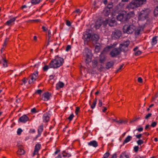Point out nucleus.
I'll return each instance as SVG.
<instances>
[{
    "label": "nucleus",
    "instance_id": "obj_1",
    "mask_svg": "<svg viewBox=\"0 0 158 158\" xmlns=\"http://www.w3.org/2000/svg\"><path fill=\"white\" fill-rule=\"evenodd\" d=\"M143 28L141 27H136L133 24L126 25L123 27V32L127 34L134 32L135 35H138L141 31L143 30Z\"/></svg>",
    "mask_w": 158,
    "mask_h": 158
},
{
    "label": "nucleus",
    "instance_id": "obj_2",
    "mask_svg": "<svg viewBox=\"0 0 158 158\" xmlns=\"http://www.w3.org/2000/svg\"><path fill=\"white\" fill-rule=\"evenodd\" d=\"M64 62L63 58L58 56H56L54 59L51 60L49 63V65L51 68H57L61 66Z\"/></svg>",
    "mask_w": 158,
    "mask_h": 158
},
{
    "label": "nucleus",
    "instance_id": "obj_3",
    "mask_svg": "<svg viewBox=\"0 0 158 158\" xmlns=\"http://www.w3.org/2000/svg\"><path fill=\"white\" fill-rule=\"evenodd\" d=\"M83 39L85 40L88 41L92 40L96 42L99 39V37L98 35L97 34H94L92 35L90 33H88L86 31L84 33Z\"/></svg>",
    "mask_w": 158,
    "mask_h": 158
},
{
    "label": "nucleus",
    "instance_id": "obj_4",
    "mask_svg": "<svg viewBox=\"0 0 158 158\" xmlns=\"http://www.w3.org/2000/svg\"><path fill=\"white\" fill-rule=\"evenodd\" d=\"M146 1H132L128 6L127 8L129 9H133L135 8L140 6L143 3L146 2Z\"/></svg>",
    "mask_w": 158,
    "mask_h": 158
},
{
    "label": "nucleus",
    "instance_id": "obj_5",
    "mask_svg": "<svg viewBox=\"0 0 158 158\" xmlns=\"http://www.w3.org/2000/svg\"><path fill=\"white\" fill-rule=\"evenodd\" d=\"M83 54L86 63L90 62L92 56L91 51L88 48H85L84 50Z\"/></svg>",
    "mask_w": 158,
    "mask_h": 158
},
{
    "label": "nucleus",
    "instance_id": "obj_6",
    "mask_svg": "<svg viewBox=\"0 0 158 158\" xmlns=\"http://www.w3.org/2000/svg\"><path fill=\"white\" fill-rule=\"evenodd\" d=\"M149 13V10L148 9L143 10L139 13L138 19L139 21H143L145 20L147 17Z\"/></svg>",
    "mask_w": 158,
    "mask_h": 158
},
{
    "label": "nucleus",
    "instance_id": "obj_7",
    "mask_svg": "<svg viewBox=\"0 0 158 158\" xmlns=\"http://www.w3.org/2000/svg\"><path fill=\"white\" fill-rule=\"evenodd\" d=\"M108 24L109 26L113 27L116 25L117 23L115 19L112 18L110 21L108 19H106L103 22V24L105 26L106 25Z\"/></svg>",
    "mask_w": 158,
    "mask_h": 158
},
{
    "label": "nucleus",
    "instance_id": "obj_8",
    "mask_svg": "<svg viewBox=\"0 0 158 158\" xmlns=\"http://www.w3.org/2000/svg\"><path fill=\"white\" fill-rule=\"evenodd\" d=\"M113 6L112 2L109 3L107 6L103 10V14L105 16H107L109 15L111 12V9Z\"/></svg>",
    "mask_w": 158,
    "mask_h": 158
},
{
    "label": "nucleus",
    "instance_id": "obj_9",
    "mask_svg": "<svg viewBox=\"0 0 158 158\" xmlns=\"http://www.w3.org/2000/svg\"><path fill=\"white\" fill-rule=\"evenodd\" d=\"M38 77V73L37 72H34L29 77L30 79L29 81V83L31 84L34 83L36 79Z\"/></svg>",
    "mask_w": 158,
    "mask_h": 158
},
{
    "label": "nucleus",
    "instance_id": "obj_10",
    "mask_svg": "<svg viewBox=\"0 0 158 158\" xmlns=\"http://www.w3.org/2000/svg\"><path fill=\"white\" fill-rule=\"evenodd\" d=\"M121 51L120 48H114L110 52V55L112 57H115L119 55Z\"/></svg>",
    "mask_w": 158,
    "mask_h": 158
},
{
    "label": "nucleus",
    "instance_id": "obj_11",
    "mask_svg": "<svg viewBox=\"0 0 158 158\" xmlns=\"http://www.w3.org/2000/svg\"><path fill=\"white\" fill-rule=\"evenodd\" d=\"M51 97V95L50 93L46 92L42 94V99L45 101H48L50 99Z\"/></svg>",
    "mask_w": 158,
    "mask_h": 158
},
{
    "label": "nucleus",
    "instance_id": "obj_12",
    "mask_svg": "<svg viewBox=\"0 0 158 158\" xmlns=\"http://www.w3.org/2000/svg\"><path fill=\"white\" fill-rule=\"evenodd\" d=\"M129 44V41H127L124 42L123 44H120L119 46V48L122 51H125Z\"/></svg>",
    "mask_w": 158,
    "mask_h": 158
},
{
    "label": "nucleus",
    "instance_id": "obj_13",
    "mask_svg": "<svg viewBox=\"0 0 158 158\" xmlns=\"http://www.w3.org/2000/svg\"><path fill=\"white\" fill-rule=\"evenodd\" d=\"M71 155L65 151H63L62 153L59 154L56 158H68L71 156Z\"/></svg>",
    "mask_w": 158,
    "mask_h": 158
},
{
    "label": "nucleus",
    "instance_id": "obj_14",
    "mask_svg": "<svg viewBox=\"0 0 158 158\" xmlns=\"http://www.w3.org/2000/svg\"><path fill=\"white\" fill-rule=\"evenodd\" d=\"M41 146V145L39 143H37L35 145L34 150L32 155L34 157L35 155L38 154L39 151L40 149Z\"/></svg>",
    "mask_w": 158,
    "mask_h": 158
},
{
    "label": "nucleus",
    "instance_id": "obj_15",
    "mask_svg": "<svg viewBox=\"0 0 158 158\" xmlns=\"http://www.w3.org/2000/svg\"><path fill=\"white\" fill-rule=\"evenodd\" d=\"M121 35V31H115L112 34V37L114 39L119 38Z\"/></svg>",
    "mask_w": 158,
    "mask_h": 158
},
{
    "label": "nucleus",
    "instance_id": "obj_16",
    "mask_svg": "<svg viewBox=\"0 0 158 158\" xmlns=\"http://www.w3.org/2000/svg\"><path fill=\"white\" fill-rule=\"evenodd\" d=\"M104 21L102 20V19H99L97 20L95 22L94 27L96 29H98L102 25V23Z\"/></svg>",
    "mask_w": 158,
    "mask_h": 158
},
{
    "label": "nucleus",
    "instance_id": "obj_17",
    "mask_svg": "<svg viewBox=\"0 0 158 158\" xmlns=\"http://www.w3.org/2000/svg\"><path fill=\"white\" fill-rule=\"evenodd\" d=\"M29 120V118L26 115H24L19 118V120L23 123H25Z\"/></svg>",
    "mask_w": 158,
    "mask_h": 158
},
{
    "label": "nucleus",
    "instance_id": "obj_18",
    "mask_svg": "<svg viewBox=\"0 0 158 158\" xmlns=\"http://www.w3.org/2000/svg\"><path fill=\"white\" fill-rule=\"evenodd\" d=\"M117 45L116 44L114 43L113 45H111L110 46L106 47L104 49L103 52H102L103 53L105 52H108L111 48H113L115 47Z\"/></svg>",
    "mask_w": 158,
    "mask_h": 158
},
{
    "label": "nucleus",
    "instance_id": "obj_19",
    "mask_svg": "<svg viewBox=\"0 0 158 158\" xmlns=\"http://www.w3.org/2000/svg\"><path fill=\"white\" fill-rule=\"evenodd\" d=\"M43 119L44 122H47L49 121V117L48 113H46L44 114L43 117Z\"/></svg>",
    "mask_w": 158,
    "mask_h": 158
},
{
    "label": "nucleus",
    "instance_id": "obj_20",
    "mask_svg": "<svg viewBox=\"0 0 158 158\" xmlns=\"http://www.w3.org/2000/svg\"><path fill=\"white\" fill-rule=\"evenodd\" d=\"M88 144L89 146H92L95 148L98 146V143L95 140L90 141L88 143Z\"/></svg>",
    "mask_w": 158,
    "mask_h": 158
},
{
    "label": "nucleus",
    "instance_id": "obj_21",
    "mask_svg": "<svg viewBox=\"0 0 158 158\" xmlns=\"http://www.w3.org/2000/svg\"><path fill=\"white\" fill-rule=\"evenodd\" d=\"M102 47V46L99 43H96V44L95 46V52H99L100 51Z\"/></svg>",
    "mask_w": 158,
    "mask_h": 158
},
{
    "label": "nucleus",
    "instance_id": "obj_22",
    "mask_svg": "<svg viewBox=\"0 0 158 158\" xmlns=\"http://www.w3.org/2000/svg\"><path fill=\"white\" fill-rule=\"evenodd\" d=\"M16 19V17H14L13 18H12L7 21L6 23H5V24L8 25L10 26L14 22V21Z\"/></svg>",
    "mask_w": 158,
    "mask_h": 158
},
{
    "label": "nucleus",
    "instance_id": "obj_23",
    "mask_svg": "<svg viewBox=\"0 0 158 158\" xmlns=\"http://www.w3.org/2000/svg\"><path fill=\"white\" fill-rule=\"evenodd\" d=\"M125 12H123L122 14H119L117 16V19L119 21H121L124 18L125 15H124Z\"/></svg>",
    "mask_w": 158,
    "mask_h": 158
},
{
    "label": "nucleus",
    "instance_id": "obj_24",
    "mask_svg": "<svg viewBox=\"0 0 158 158\" xmlns=\"http://www.w3.org/2000/svg\"><path fill=\"white\" fill-rule=\"evenodd\" d=\"M64 83L61 82H59L56 84V89H59L62 88L64 86Z\"/></svg>",
    "mask_w": 158,
    "mask_h": 158
},
{
    "label": "nucleus",
    "instance_id": "obj_25",
    "mask_svg": "<svg viewBox=\"0 0 158 158\" xmlns=\"http://www.w3.org/2000/svg\"><path fill=\"white\" fill-rule=\"evenodd\" d=\"M43 130V125H41L39 127L38 129V134L37 136V137H40L41 134Z\"/></svg>",
    "mask_w": 158,
    "mask_h": 158
},
{
    "label": "nucleus",
    "instance_id": "obj_26",
    "mask_svg": "<svg viewBox=\"0 0 158 158\" xmlns=\"http://www.w3.org/2000/svg\"><path fill=\"white\" fill-rule=\"evenodd\" d=\"M114 63L113 61H111L107 62L106 65V68L109 69L111 68L114 65Z\"/></svg>",
    "mask_w": 158,
    "mask_h": 158
},
{
    "label": "nucleus",
    "instance_id": "obj_27",
    "mask_svg": "<svg viewBox=\"0 0 158 158\" xmlns=\"http://www.w3.org/2000/svg\"><path fill=\"white\" fill-rule=\"evenodd\" d=\"M2 64L4 67H6L7 66V60L4 58H3L0 61V64Z\"/></svg>",
    "mask_w": 158,
    "mask_h": 158
},
{
    "label": "nucleus",
    "instance_id": "obj_28",
    "mask_svg": "<svg viewBox=\"0 0 158 158\" xmlns=\"http://www.w3.org/2000/svg\"><path fill=\"white\" fill-rule=\"evenodd\" d=\"M40 2V1H31L30 2H28V3L30 5H31V6L32 5H35L39 3Z\"/></svg>",
    "mask_w": 158,
    "mask_h": 158
},
{
    "label": "nucleus",
    "instance_id": "obj_29",
    "mask_svg": "<svg viewBox=\"0 0 158 158\" xmlns=\"http://www.w3.org/2000/svg\"><path fill=\"white\" fill-rule=\"evenodd\" d=\"M25 152L24 150L21 148H19L17 152V153L19 155H22L24 154Z\"/></svg>",
    "mask_w": 158,
    "mask_h": 158
},
{
    "label": "nucleus",
    "instance_id": "obj_30",
    "mask_svg": "<svg viewBox=\"0 0 158 158\" xmlns=\"http://www.w3.org/2000/svg\"><path fill=\"white\" fill-rule=\"evenodd\" d=\"M132 138V137L131 136L128 135V136L125 139V140H124L123 142L124 143H126L128 142L129 141H130L131 139Z\"/></svg>",
    "mask_w": 158,
    "mask_h": 158
},
{
    "label": "nucleus",
    "instance_id": "obj_31",
    "mask_svg": "<svg viewBox=\"0 0 158 158\" xmlns=\"http://www.w3.org/2000/svg\"><path fill=\"white\" fill-rule=\"evenodd\" d=\"M9 39L6 38V40H5L4 43L3 44V48H2L1 50V52H2L3 51L5 48H4V46H6L7 44V42L8 41Z\"/></svg>",
    "mask_w": 158,
    "mask_h": 158
},
{
    "label": "nucleus",
    "instance_id": "obj_32",
    "mask_svg": "<svg viewBox=\"0 0 158 158\" xmlns=\"http://www.w3.org/2000/svg\"><path fill=\"white\" fill-rule=\"evenodd\" d=\"M157 43L156 37V36L153 37L152 41V45H154Z\"/></svg>",
    "mask_w": 158,
    "mask_h": 158
},
{
    "label": "nucleus",
    "instance_id": "obj_33",
    "mask_svg": "<svg viewBox=\"0 0 158 158\" xmlns=\"http://www.w3.org/2000/svg\"><path fill=\"white\" fill-rule=\"evenodd\" d=\"M103 53H101V55H100V61L102 63L105 60V57L104 56H103Z\"/></svg>",
    "mask_w": 158,
    "mask_h": 158
},
{
    "label": "nucleus",
    "instance_id": "obj_34",
    "mask_svg": "<svg viewBox=\"0 0 158 158\" xmlns=\"http://www.w3.org/2000/svg\"><path fill=\"white\" fill-rule=\"evenodd\" d=\"M120 158H128V156L125 153H123L120 155Z\"/></svg>",
    "mask_w": 158,
    "mask_h": 158
},
{
    "label": "nucleus",
    "instance_id": "obj_35",
    "mask_svg": "<svg viewBox=\"0 0 158 158\" xmlns=\"http://www.w3.org/2000/svg\"><path fill=\"white\" fill-rule=\"evenodd\" d=\"M154 15L155 16L158 15V6L155 9L154 11Z\"/></svg>",
    "mask_w": 158,
    "mask_h": 158
},
{
    "label": "nucleus",
    "instance_id": "obj_36",
    "mask_svg": "<svg viewBox=\"0 0 158 158\" xmlns=\"http://www.w3.org/2000/svg\"><path fill=\"white\" fill-rule=\"evenodd\" d=\"M49 68H51L50 67L49 64L48 65H46L44 66L43 67V69L44 71H47Z\"/></svg>",
    "mask_w": 158,
    "mask_h": 158
},
{
    "label": "nucleus",
    "instance_id": "obj_37",
    "mask_svg": "<svg viewBox=\"0 0 158 158\" xmlns=\"http://www.w3.org/2000/svg\"><path fill=\"white\" fill-rule=\"evenodd\" d=\"M97 103V101L96 100H94L93 101L92 104L91 106V107L92 109H94V108L96 104Z\"/></svg>",
    "mask_w": 158,
    "mask_h": 158
},
{
    "label": "nucleus",
    "instance_id": "obj_38",
    "mask_svg": "<svg viewBox=\"0 0 158 158\" xmlns=\"http://www.w3.org/2000/svg\"><path fill=\"white\" fill-rule=\"evenodd\" d=\"M22 131H23V130L21 128H18V129L17 131V135H20L21 133L22 132Z\"/></svg>",
    "mask_w": 158,
    "mask_h": 158
},
{
    "label": "nucleus",
    "instance_id": "obj_39",
    "mask_svg": "<svg viewBox=\"0 0 158 158\" xmlns=\"http://www.w3.org/2000/svg\"><path fill=\"white\" fill-rule=\"evenodd\" d=\"M127 15V16L128 17H131L134 16V14L133 11H131Z\"/></svg>",
    "mask_w": 158,
    "mask_h": 158
},
{
    "label": "nucleus",
    "instance_id": "obj_40",
    "mask_svg": "<svg viewBox=\"0 0 158 158\" xmlns=\"http://www.w3.org/2000/svg\"><path fill=\"white\" fill-rule=\"evenodd\" d=\"M98 63L97 61L95 60H94L93 61L92 64L93 65L94 67H95L97 66Z\"/></svg>",
    "mask_w": 158,
    "mask_h": 158
},
{
    "label": "nucleus",
    "instance_id": "obj_41",
    "mask_svg": "<svg viewBox=\"0 0 158 158\" xmlns=\"http://www.w3.org/2000/svg\"><path fill=\"white\" fill-rule=\"evenodd\" d=\"M31 6V5H30L28 3L26 5H24L22 6V9H24V8H26L27 7H30Z\"/></svg>",
    "mask_w": 158,
    "mask_h": 158
},
{
    "label": "nucleus",
    "instance_id": "obj_42",
    "mask_svg": "<svg viewBox=\"0 0 158 158\" xmlns=\"http://www.w3.org/2000/svg\"><path fill=\"white\" fill-rule=\"evenodd\" d=\"M137 143L139 145H141L143 143V141L141 139H139L137 141Z\"/></svg>",
    "mask_w": 158,
    "mask_h": 158
},
{
    "label": "nucleus",
    "instance_id": "obj_43",
    "mask_svg": "<svg viewBox=\"0 0 158 158\" xmlns=\"http://www.w3.org/2000/svg\"><path fill=\"white\" fill-rule=\"evenodd\" d=\"M80 110V108L79 107H76L75 113L76 114H77Z\"/></svg>",
    "mask_w": 158,
    "mask_h": 158
},
{
    "label": "nucleus",
    "instance_id": "obj_44",
    "mask_svg": "<svg viewBox=\"0 0 158 158\" xmlns=\"http://www.w3.org/2000/svg\"><path fill=\"white\" fill-rule=\"evenodd\" d=\"M157 124V122H152V124H151V126H152V127H155Z\"/></svg>",
    "mask_w": 158,
    "mask_h": 158
},
{
    "label": "nucleus",
    "instance_id": "obj_45",
    "mask_svg": "<svg viewBox=\"0 0 158 158\" xmlns=\"http://www.w3.org/2000/svg\"><path fill=\"white\" fill-rule=\"evenodd\" d=\"M139 148L138 146H135L134 148V151L136 152H137L138 151Z\"/></svg>",
    "mask_w": 158,
    "mask_h": 158
},
{
    "label": "nucleus",
    "instance_id": "obj_46",
    "mask_svg": "<svg viewBox=\"0 0 158 158\" xmlns=\"http://www.w3.org/2000/svg\"><path fill=\"white\" fill-rule=\"evenodd\" d=\"M141 53V52L140 51H138L135 52V55L136 56H138Z\"/></svg>",
    "mask_w": 158,
    "mask_h": 158
},
{
    "label": "nucleus",
    "instance_id": "obj_47",
    "mask_svg": "<svg viewBox=\"0 0 158 158\" xmlns=\"http://www.w3.org/2000/svg\"><path fill=\"white\" fill-rule=\"evenodd\" d=\"M74 117V115L73 114H72L70 115L69 117L68 118V119L70 120H71Z\"/></svg>",
    "mask_w": 158,
    "mask_h": 158
},
{
    "label": "nucleus",
    "instance_id": "obj_48",
    "mask_svg": "<svg viewBox=\"0 0 158 158\" xmlns=\"http://www.w3.org/2000/svg\"><path fill=\"white\" fill-rule=\"evenodd\" d=\"M152 115V114L151 113H148L145 116V118L146 119H148Z\"/></svg>",
    "mask_w": 158,
    "mask_h": 158
},
{
    "label": "nucleus",
    "instance_id": "obj_49",
    "mask_svg": "<svg viewBox=\"0 0 158 158\" xmlns=\"http://www.w3.org/2000/svg\"><path fill=\"white\" fill-rule=\"evenodd\" d=\"M98 102V106H99L101 107L102 104V101L101 100H99Z\"/></svg>",
    "mask_w": 158,
    "mask_h": 158
},
{
    "label": "nucleus",
    "instance_id": "obj_50",
    "mask_svg": "<svg viewBox=\"0 0 158 158\" xmlns=\"http://www.w3.org/2000/svg\"><path fill=\"white\" fill-rule=\"evenodd\" d=\"M31 111L32 113H36L37 111H36V110L35 108H34L32 109L31 110Z\"/></svg>",
    "mask_w": 158,
    "mask_h": 158
},
{
    "label": "nucleus",
    "instance_id": "obj_51",
    "mask_svg": "<svg viewBox=\"0 0 158 158\" xmlns=\"http://www.w3.org/2000/svg\"><path fill=\"white\" fill-rule=\"evenodd\" d=\"M71 48V47L70 45H68L66 49V51H68Z\"/></svg>",
    "mask_w": 158,
    "mask_h": 158
},
{
    "label": "nucleus",
    "instance_id": "obj_52",
    "mask_svg": "<svg viewBox=\"0 0 158 158\" xmlns=\"http://www.w3.org/2000/svg\"><path fill=\"white\" fill-rule=\"evenodd\" d=\"M123 65H121L120 66L119 68L116 71V73H118L120 70L123 68Z\"/></svg>",
    "mask_w": 158,
    "mask_h": 158
},
{
    "label": "nucleus",
    "instance_id": "obj_53",
    "mask_svg": "<svg viewBox=\"0 0 158 158\" xmlns=\"http://www.w3.org/2000/svg\"><path fill=\"white\" fill-rule=\"evenodd\" d=\"M141 136L142 135L141 134H139V135H135L136 138L138 139H140L141 137Z\"/></svg>",
    "mask_w": 158,
    "mask_h": 158
},
{
    "label": "nucleus",
    "instance_id": "obj_54",
    "mask_svg": "<svg viewBox=\"0 0 158 158\" xmlns=\"http://www.w3.org/2000/svg\"><path fill=\"white\" fill-rule=\"evenodd\" d=\"M118 122L120 124H122L123 123H127V122L126 121L123 120H119Z\"/></svg>",
    "mask_w": 158,
    "mask_h": 158
},
{
    "label": "nucleus",
    "instance_id": "obj_55",
    "mask_svg": "<svg viewBox=\"0 0 158 158\" xmlns=\"http://www.w3.org/2000/svg\"><path fill=\"white\" fill-rule=\"evenodd\" d=\"M66 24L68 26H70L71 25V23L70 21L69 20H67L66 21Z\"/></svg>",
    "mask_w": 158,
    "mask_h": 158
},
{
    "label": "nucleus",
    "instance_id": "obj_56",
    "mask_svg": "<svg viewBox=\"0 0 158 158\" xmlns=\"http://www.w3.org/2000/svg\"><path fill=\"white\" fill-rule=\"evenodd\" d=\"M138 81L139 83H141L142 81V79L141 77H139L138 79Z\"/></svg>",
    "mask_w": 158,
    "mask_h": 158
},
{
    "label": "nucleus",
    "instance_id": "obj_57",
    "mask_svg": "<svg viewBox=\"0 0 158 158\" xmlns=\"http://www.w3.org/2000/svg\"><path fill=\"white\" fill-rule=\"evenodd\" d=\"M22 82H23V84H25V83L27 82V81H26V79L25 78L23 79L22 80Z\"/></svg>",
    "mask_w": 158,
    "mask_h": 158
},
{
    "label": "nucleus",
    "instance_id": "obj_58",
    "mask_svg": "<svg viewBox=\"0 0 158 158\" xmlns=\"http://www.w3.org/2000/svg\"><path fill=\"white\" fill-rule=\"evenodd\" d=\"M137 130L139 132H141L143 131V128L142 127H140L137 129Z\"/></svg>",
    "mask_w": 158,
    "mask_h": 158
},
{
    "label": "nucleus",
    "instance_id": "obj_59",
    "mask_svg": "<svg viewBox=\"0 0 158 158\" xmlns=\"http://www.w3.org/2000/svg\"><path fill=\"white\" fill-rule=\"evenodd\" d=\"M42 92V91L40 89H39L36 92V93L39 94H40Z\"/></svg>",
    "mask_w": 158,
    "mask_h": 158
},
{
    "label": "nucleus",
    "instance_id": "obj_60",
    "mask_svg": "<svg viewBox=\"0 0 158 158\" xmlns=\"http://www.w3.org/2000/svg\"><path fill=\"white\" fill-rule=\"evenodd\" d=\"M103 109L102 110V111L103 112H105L107 110V108L106 107H103Z\"/></svg>",
    "mask_w": 158,
    "mask_h": 158
},
{
    "label": "nucleus",
    "instance_id": "obj_61",
    "mask_svg": "<svg viewBox=\"0 0 158 158\" xmlns=\"http://www.w3.org/2000/svg\"><path fill=\"white\" fill-rule=\"evenodd\" d=\"M42 28L43 31H46V30H47V28H46V27H45L44 26H43L42 27Z\"/></svg>",
    "mask_w": 158,
    "mask_h": 158
},
{
    "label": "nucleus",
    "instance_id": "obj_62",
    "mask_svg": "<svg viewBox=\"0 0 158 158\" xmlns=\"http://www.w3.org/2000/svg\"><path fill=\"white\" fill-rule=\"evenodd\" d=\"M33 39L34 41H36L37 40V37L36 36H34L33 37Z\"/></svg>",
    "mask_w": 158,
    "mask_h": 158
},
{
    "label": "nucleus",
    "instance_id": "obj_63",
    "mask_svg": "<svg viewBox=\"0 0 158 158\" xmlns=\"http://www.w3.org/2000/svg\"><path fill=\"white\" fill-rule=\"evenodd\" d=\"M80 9H77L75 11L73 12V13H74L75 12H76V13L80 12Z\"/></svg>",
    "mask_w": 158,
    "mask_h": 158
},
{
    "label": "nucleus",
    "instance_id": "obj_64",
    "mask_svg": "<svg viewBox=\"0 0 158 158\" xmlns=\"http://www.w3.org/2000/svg\"><path fill=\"white\" fill-rule=\"evenodd\" d=\"M49 78L50 80H52L53 78V77L52 75H50V76Z\"/></svg>",
    "mask_w": 158,
    "mask_h": 158
}]
</instances>
